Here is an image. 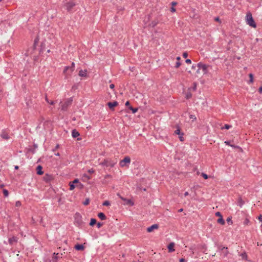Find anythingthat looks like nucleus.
Returning a JSON list of instances; mask_svg holds the SVG:
<instances>
[{
    "label": "nucleus",
    "instance_id": "nucleus-1",
    "mask_svg": "<svg viewBox=\"0 0 262 262\" xmlns=\"http://www.w3.org/2000/svg\"><path fill=\"white\" fill-rule=\"evenodd\" d=\"M117 162L116 159H106L101 162L100 164L103 166L113 167Z\"/></svg>",
    "mask_w": 262,
    "mask_h": 262
},
{
    "label": "nucleus",
    "instance_id": "nucleus-2",
    "mask_svg": "<svg viewBox=\"0 0 262 262\" xmlns=\"http://www.w3.org/2000/svg\"><path fill=\"white\" fill-rule=\"evenodd\" d=\"M72 97L67 99L64 102H60L59 103V105L61 107V110L63 111H67L68 107L72 104Z\"/></svg>",
    "mask_w": 262,
    "mask_h": 262
},
{
    "label": "nucleus",
    "instance_id": "nucleus-3",
    "mask_svg": "<svg viewBox=\"0 0 262 262\" xmlns=\"http://www.w3.org/2000/svg\"><path fill=\"white\" fill-rule=\"evenodd\" d=\"M74 223L78 227L81 228L83 225L82 216L79 213H76L74 215Z\"/></svg>",
    "mask_w": 262,
    "mask_h": 262
},
{
    "label": "nucleus",
    "instance_id": "nucleus-4",
    "mask_svg": "<svg viewBox=\"0 0 262 262\" xmlns=\"http://www.w3.org/2000/svg\"><path fill=\"white\" fill-rule=\"evenodd\" d=\"M246 23L248 25L253 28H256V25L252 17V14L250 12L247 13L246 18Z\"/></svg>",
    "mask_w": 262,
    "mask_h": 262
},
{
    "label": "nucleus",
    "instance_id": "nucleus-5",
    "mask_svg": "<svg viewBox=\"0 0 262 262\" xmlns=\"http://www.w3.org/2000/svg\"><path fill=\"white\" fill-rule=\"evenodd\" d=\"M75 6V4L73 2H69L66 3L64 5L65 9L69 13H73L74 12V7Z\"/></svg>",
    "mask_w": 262,
    "mask_h": 262
},
{
    "label": "nucleus",
    "instance_id": "nucleus-6",
    "mask_svg": "<svg viewBox=\"0 0 262 262\" xmlns=\"http://www.w3.org/2000/svg\"><path fill=\"white\" fill-rule=\"evenodd\" d=\"M74 68L75 63L72 62L71 67L67 66L64 68L63 72L67 74L70 75L74 70Z\"/></svg>",
    "mask_w": 262,
    "mask_h": 262
},
{
    "label": "nucleus",
    "instance_id": "nucleus-7",
    "mask_svg": "<svg viewBox=\"0 0 262 262\" xmlns=\"http://www.w3.org/2000/svg\"><path fill=\"white\" fill-rule=\"evenodd\" d=\"M130 163V158L128 156H126L123 160L120 161V165L121 167H124L126 164H129Z\"/></svg>",
    "mask_w": 262,
    "mask_h": 262
},
{
    "label": "nucleus",
    "instance_id": "nucleus-8",
    "mask_svg": "<svg viewBox=\"0 0 262 262\" xmlns=\"http://www.w3.org/2000/svg\"><path fill=\"white\" fill-rule=\"evenodd\" d=\"M197 68H199L200 70L202 69L204 74L207 73L208 66L206 64H203L202 62H199L197 64Z\"/></svg>",
    "mask_w": 262,
    "mask_h": 262
},
{
    "label": "nucleus",
    "instance_id": "nucleus-9",
    "mask_svg": "<svg viewBox=\"0 0 262 262\" xmlns=\"http://www.w3.org/2000/svg\"><path fill=\"white\" fill-rule=\"evenodd\" d=\"M18 241V238L16 236H13L9 238L8 242L10 245H14Z\"/></svg>",
    "mask_w": 262,
    "mask_h": 262
},
{
    "label": "nucleus",
    "instance_id": "nucleus-10",
    "mask_svg": "<svg viewBox=\"0 0 262 262\" xmlns=\"http://www.w3.org/2000/svg\"><path fill=\"white\" fill-rule=\"evenodd\" d=\"M224 256H227L229 253L227 247L220 246L219 247Z\"/></svg>",
    "mask_w": 262,
    "mask_h": 262
},
{
    "label": "nucleus",
    "instance_id": "nucleus-11",
    "mask_svg": "<svg viewBox=\"0 0 262 262\" xmlns=\"http://www.w3.org/2000/svg\"><path fill=\"white\" fill-rule=\"evenodd\" d=\"M118 105V103L116 101L114 102H108L107 103V105L111 110H114V107L117 106Z\"/></svg>",
    "mask_w": 262,
    "mask_h": 262
},
{
    "label": "nucleus",
    "instance_id": "nucleus-12",
    "mask_svg": "<svg viewBox=\"0 0 262 262\" xmlns=\"http://www.w3.org/2000/svg\"><path fill=\"white\" fill-rule=\"evenodd\" d=\"M1 137L5 140H8L10 139V136L6 130L2 131L1 134Z\"/></svg>",
    "mask_w": 262,
    "mask_h": 262
},
{
    "label": "nucleus",
    "instance_id": "nucleus-13",
    "mask_svg": "<svg viewBox=\"0 0 262 262\" xmlns=\"http://www.w3.org/2000/svg\"><path fill=\"white\" fill-rule=\"evenodd\" d=\"M53 179V177L49 174H46L45 176L43 177V180L46 182H49L51 181H52Z\"/></svg>",
    "mask_w": 262,
    "mask_h": 262
},
{
    "label": "nucleus",
    "instance_id": "nucleus-14",
    "mask_svg": "<svg viewBox=\"0 0 262 262\" xmlns=\"http://www.w3.org/2000/svg\"><path fill=\"white\" fill-rule=\"evenodd\" d=\"M120 198L122 200L124 201L125 202V204H126V205H131V206H133L134 205V203H133V202L130 200L126 199L124 198L123 197H122L121 196H120Z\"/></svg>",
    "mask_w": 262,
    "mask_h": 262
},
{
    "label": "nucleus",
    "instance_id": "nucleus-15",
    "mask_svg": "<svg viewBox=\"0 0 262 262\" xmlns=\"http://www.w3.org/2000/svg\"><path fill=\"white\" fill-rule=\"evenodd\" d=\"M158 225L157 224H154L152 226L149 227L147 229V231L148 232H152L154 229H158Z\"/></svg>",
    "mask_w": 262,
    "mask_h": 262
},
{
    "label": "nucleus",
    "instance_id": "nucleus-16",
    "mask_svg": "<svg viewBox=\"0 0 262 262\" xmlns=\"http://www.w3.org/2000/svg\"><path fill=\"white\" fill-rule=\"evenodd\" d=\"M42 167L41 165H38L36 167V173L38 175H42L43 171L42 170Z\"/></svg>",
    "mask_w": 262,
    "mask_h": 262
},
{
    "label": "nucleus",
    "instance_id": "nucleus-17",
    "mask_svg": "<svg viewBox=\"0 0 262 262\" xmlns=\"http://www.w3.org/2000/svg\"><path fill=\"white\" fill-rule=\"evenodd\" d=\"M75 249L78 251H82L84 249L83 245L81 244H77L75 246Z\"/></svg>",
    "mask_w": 262,
    "mask_h": 262
},
{
    "label": "nucleus",
    "instance_id": "nucleus-18",
    "mask_svg": "<svg viewBox=\"0 0 262 262\" xmlns=\"http://www.w3.org/2000/svg\"><path fill=\"white\" fill-rule=\"evenodd\" d=\"M174 244L173 243H170L168 246V249L169 252H172L174 251Z\"/></svg>",
    "mask_w": 262,
    "mask_h": 262
},
{
    "label": "nucleus",
    "instance_id": "nucleus-19",
    "mask_svg": "<svg viewBox=\"0 0 262 262\" xmlns=\"http://www.w3.org/2000/svg\"><path fill=\"white\" fill-rule=\"evenodd\" d=\"M58 253H53V257H52V261L53 262H57V260L59 258V256H58Z\"/></svg>",
    "mask_w": 262,
    "mask_h": 262
},
{
    "label": "nucleus",
    "instance_id": "nucleus-20",
    "mask_svg": "<svg viewBox=\"0 0 262 262\" xmlns=\"http://www.w3.org/2000/svg\"><path fill=\"white\" fill-rule=\"evenodd\" d=\"M79 135H80L79 133L76 129H73L72 131V136L73 138H76V137H78Z\"/></svg>",
    "mask_w": 262,
    "mask_h": 262
},
{
    "label": "nucleus",
    "instance_id": "nucleus-21",
    "mask_svg": "<svg viewBox=\"0 0 262 262\" xmlns=\"http://www.w3.org/2000/svg\"><path fill=\"white\" fill-rule=\"evenodd\" d=\"M86 70L83 71L81 70L80 71H79L78 75L80 77H86Z\"/></svg>",
    "mask_w": 262,
    "mask_h": 262
},
{
    "label": "nucleus",
    "instance_id": "nucleus-22",
    "mask_svg": "<svg viewBox=\"0 0 262 262\" xmlns=\"http://www.w3.org/2000/svg\"><path fill=\"white\" fill-rule=\"evenodd\" d=\"M98 216L101 220H105L106 219V216L103 213V212H100L98 214Z\"/></svg>",
    "mask_w": 262,
    "mask_h": 262
},
{
    "label": "nucleus",
    "instance_id": "nucleus-23",
    "mask_svg": "<svg viewBox=\"0 0 262 262\" xmlns=\"http://www.w3.org/2000/svg\"><path fill=\"white\" fill-rule=\"evenodd\" d=\"M217 223L223 225L225 224V221L223 219V216H221V217H220L217 219Z\"/></svg>",
    "mask_w": 262,
    "mask_h": 262
},
{
    "label": "nucleus",
    "instance_id": "nucleus-24",
    "mask_svg": "<svg viewBox=\"0 0 262 262\" xmlns=\"http://www.w3.org/2000/svg\"><path fill=\"white\" fill-rule=\"evenodd\" d=\"M96 223H97V221H96V220L95 219L92 218V219H91V221H90V226H93Z\"/></svg>",
    "mask_w": 262,
    "mask_h": 262
},
{
    "label": "nucleus",
    "instance_id": "nucleus-25",
    "mask_svg": "<svg viewBox=\"0 0 262 262\" xmlns=\"http://www.w3.org/2000/svg\"><path fill=\"white\" fill-rule=\"evenodd\" d=\"M174 133L177 135H182V136H183L184 135V133H182L180 131V128H177L175 131H174Z\"/></svg>",
    "mask_w": 262,
    "mask_h": 262
},
{
    "label": "nucleus",
    "instance_id": "nucleus-26",
    "mask_svg": "<svg viewBox=\"0 0 262 262\" xmlns=\"http://www.w3.org/2000/svg\"><path fill=\"white\" fill-rule=\"evenodd\" d=\"M231 127H232V126L231 125L225 124L224 126L221 127V129H222V130L224 129H229L230 128H231Z\"/></svg>",
    "mask_w": 262,
    "mask_h": 262
},
{
    "label": "nucleus",
    "instance_id": "nucleus-27",
    "mask_svg": "<svg viewBox=\"0 0 262 262\" xmlns=\"http://www.w3.org/2000/svg\"><path fill=\"white\" fill-rule=\"evenodd\" d=\"M128 108L132 111L133 113H136L138 111V108H134V107H133L131 106H129Z\"/></svg>",
    "mask_w": 262,
    "mask_h": 262
},
{
    "label": "nucleus",
    "instance_id": "nucleus-28",
    "mask_svg": "<svg viewBox=\"0 0 262 262\" xmlns=\"http://www.w3.org/2000/svg\"><path fill=\"white\" fill-rule=\"evenodd\" d=\"M225 143L226 144V145H229L230 146H231V147H233V148H236L237 147V146H235V145H232L230 144V141H226L225 142Z\"/></svg>",
    "mask_w": 262,
    "mask_h": 262
},
{
    "label": "nucleus",
    "instance_id": "nucleus-29",
    "mask_svg": "<svg viewBox=\"0 0 262 262\" xmlns=\"http://www.w3.org/2000/svg\"><path fill=\"white\" fill-rule=\"evenodd\" d=\"M45 99H46V101H47V103H49V104H50L51 105H54L55 104L54 101H50L48 99V98L47 96H46Z\"/></svg>",
    "mask_w": 262,
    "mask_h": 262
},
{
    "label": "nucleus",
    "instance_id": "nucleus-30",
    "mask_svg": "<svg viewBox=\"0 0 262 262\" xmlns=\"http://www.w3.org/2000/svg\"><path fill=\"white\" fill-rule=\"evenodd\" d=\"M69 186H70V190H73L75 187V185L73 183H72L71 182H70Z\"/></svg>",
    "mask_w": 262,
    "mask_h": 262
},
{
    "label": "nucleus",
    "instance_id": "nucleus-31",
    "mask_svg": "<svg viewBox=\"0 0 262 262\" xmlns=\"http://www.w3.org/2000/svg\"><path fill=\"white\" fill-rule=\"evenodd\" d=\"M3 194H4V196L6 197H7L9 195L8 191L6 189H3Z\"/></svg>",
    "mask_w": 262,
    "mask_h": 262
},
{
    "label": "nucleus",
    "instance_id": "nucleus-32",
    "mask_svg": "<svg viewBox=\"0 0 262 262\" xmlns=\"http://www.w3.org/2000/svg\"><path fill=\"white\" fill-rule=\"evenodd\" d=\"M241 257H242L243 259H247V255L246 252H244V253H242L241 254Z\"/></svg>",
    "mask_w": 262,
    "mask_h": 262
},
{
    "label": "nucleus",
    "instance_id": "nucleus-33",
    "mask_svg": "<svg viewBox=\"0 0 262 262\" xmlns=\"http://www.w3.org/2000/svg\"><path fill=\"white\" fill-rule=\"evenodd\" d=\"M249 76L250 77L249 83H252L253 81V76L252 74H251V73L249 74Z\"/></svg>",
    "mask_w": 262,
    "mask_h": 262
},
{
    "label": "nucleus",
    "instance_id": "nucleus-34",
    "mask_svg": "<svg viewBox=\"0 0 262 262\" xmlns=\"http://www.w3.org/2000/svg\"><path fill=\"white\" fill-rule=\"evenodd\" d=\"M244 204V202L240 198L238 199V205L241 207Z\"/></svg>",
    "mask_w": 262,
    "mask_h": 262
},
{
    "label": "nucleus",
    "instance_id": "nucleus-35",
    "mask_svg": "<svg viewBox=\"0 0 262 262\" xmlns=\"http://www.w3.org/2000/svg\"><path fill=\"white\" fill-rule=\"evenodd\" d=\"M103 205L106 206H109L110 205V202L108 201H105L103 202Z\"/></svg>",
    "mask_w": 262,
    "mask_h": 262
},
{
    "label": "nucleus",
    "instance_id": "nucleus-36",
    "mask_svg": "<svg viewBox=\"0 0 262 262\" xmlns=\"http://www.w3.org/2000/svg\"><path fill=\"white\" fill-rule=\"evenodd\" d=\"M227 222L229 224H232L233 223L231 217H230L227 218Z\"/></svg>",
    "mask_w": 262,
    "mask_h": 262
},
{
    "label": "nucleus",
    "instance_id": "nucleus-37",
    "mask_svg": "<svg viewBox=\"0 0 262 262\" xmlns=\"http://www.w3.org/2000/svg\"><path fill=\"white\" fill-rule=\"evenodd\" d=\"M90 203V200L89 199H86L84 202L83 203L84 205H88Z\"/></svg>",
    "mask_w": 262,
    "mask_h": 262
},
{
    "label": "nucleus",
    "instance_id": "nucleus-38",
    "mask_svg": "<svg viewBox=\"0 0 262 262\" xmlns=\"http://www.w3.org/2000/svg\"><path fill=\"white\" fill-rule=\"evenodd\" d=\"M201 176L205 179H207L208 178V176L207 174L204 173H202L201 174Z\"/></svg>",
    "mask_w": 262,
    "mask_h": 262
},
{
    "label": "nucleus",
    "instance_id": "nucleus-39",
    "mask_svg": "<svg viewBox=\"0 0 262 262\" xmlns=\"http://www.w3.org/2000/svg\"><path fill=\"white\" fill-rule=\"evenodd\" d=\"M215 215L216 216H220V217H221V216H222V215L221 214V213L220 212H219V211L215 212Z\"/></svg>",
    "mask_w": 262,
    "mask_h": 262
},
{
    "label": "nucleus",
    "instance_id": "nucleus-40",
    "mask_svg": "<svg viewBox=\"0 0 262 262\" xmlns=\"http://www.w3.org/2000/svg\"><path fill=\"white\" fill-rule=\"evenodd\" d=\"M103 223H100V222H99L97 224V227L98 228H100V227H101L102 226H103Z\"/></svg>",
    "mask_w": 262,
    "mask_h": 262
},
{
    "label": "nucleus",
    "instance_id": "nucleus-41",
    "mask_svg": "<svg viewBox=\"0 0 262 262\" xmlns=\"http://www.w3.org/2000/svg\"><path fill=\"white\" fill-rule=\"evenodd\" d=\"M192 94L190 93H188L186 94V98L189 99L191 97Z\"/></svg>",
    "mask_w": 262,
    "mask_h": 262
},
{
    "label": "nucleus",
    "instance_id": "nucleus-42",
    "mask_svg": "<svg viewBox=\"0 0 262 262\" xmlns=\"http://www.w3.org/2000/svg\"><path fill=\"white\" fill-rule=\"evenodd\" d=\"M181 66V63L179 61H178L176 63L175 68H178Z\"/></svg>",
    "mask_w": 262,
    "mask_h": 262
},
{
    "label": "nucleus",
    "instance_id": "nucleus-43",
    "mask_svg": "<svg viewBox=\"0 0 262 262\" xmlns=\"http://www.w3.org/2000/svg\"><path fill=\"white\" fill-rule=\"evenodd\" d=\"M15 206L17 207H19L21 206V202L20 201H17L15 203Z\"/></svg>",
    "mask_w": 262,
    "mask_h": 262
},
{
    "label": "nucleus",
    "instance_id": "nucleus-44",
    "mask_svg": "<svg viewBox=\"0 0 262 262\" xmlns=\"http://www.w3.org/2000/svg\"><path fill=\"white\" fill-rule=\"evenodd\" d=\"M72 183H73L74 184H77L79 182V180L78 179H75L74 180V181L73 182H71Z\"/></svg>",
    "mask_w": 262,
    "mask_h": 262
},
{
    "label": "nucleus",
    "instance_id": "nucleus-45",
    "mask_svg": "<svg viewBox=\"0 0 262 262\" xmlns=\"http://www.w3.org/2000/svg\"><path fill=\"white\" fill-rule=\"evenodd\" d=\"M188 53L187 52H184L183 53V57L185 58H187L188 57Z\"/></svg>",
    "mask_w": 262,
    "mask_h": 262
},
{
    "label": "nucleus",
    "instance_id": "nucleus-46",
    "mask_svg": "<svg viewBox=\"0 0 262 262\" xmlns=\"http://www.w3.org/2000/svg\"><path fill=\"white\" fill-rule=\"evenodd\" d=\"M179 139H180V140L181 141H184V138L183 137V136H182V135H179Z\"/></svg>",
    "mask_w": 262,
    "mask_h": 262
},
{
    "label": "nucleus",
    "instance_id": "nucleus-47",
    "mask_svg": "<svg viewBox=\"0 0 262 262\" xmlns=\"http://www.w3.org/2000/svg\"><path fill=\"white\" fill-rule=\"evenodd\" d=\"M94 171H94V170L93 168L90 169H89V170H88V172H89V173H90V174H92V173H94Z\"/></svg>",
    "mask_w": 262,
    "mask_h": 262
},
{
    "label": "nucleus",
    "instance_id": "nucleus-48",
    "mask_svg": "<svg viewBox=\"0 0 262 262\" xmlns=\"http://www.w3.org/2000/svg\"><path fill=\"white\" fill-rule=\"evenodd\" d=\"M83 178H86V179H87L88 180H90V179H91V178L90 177H89V176H87V175H86V174H83Z\"/></svg>",
    "mask_w": 262,
    "mask_h": 262
},
{
    "label": "nucleus",
    "instance_id": "nucleus-49",
    "mask_svg": "<svg viewBox=\"0 0 262 262\" xmlns=\"http://www.w3.org/2000/svg\"><path fill=\"white\" fill-rule=\"evenodd\" d=\"M186 61V62L187 63H188V64H190V63H191V60H190V59H187L186 60V61Z\"/></svg>",
    "mask_w": 262,
    "mask_h": 262
},
{
    "label": "nucleus",
    "instance_id": "nucleus-50",
    "mask_svg": "<svg viewBox=\"0 0 262 262\" xmlns=\"http://www.w3.org/2000/svg\"><path fill=\"white\" fill-rule=\"evenodd\" d=\"M214 20L216 21H219V22L221 23V20H220V19L219 17H215L214 18Z\"/></svg>",
    "mask_w": 262,
    "mask_h": 262
},
{
    "label": "nucleus",
    "instance_id": "nucleus-51",
    "mask_svg": "<svg viewBox=\"0 0 262 262\" xmlns=\"http://www.w3.org/2000/svg\"><path fill=\"white\" fill-rule=\"evenodd\" d=\"M170 11L172 12H176V9L173 7H172L170 9Z\"/></svg>",
    "mask_w": 262,
    "mask_h": 262
},
{
    "label": "nucleus",
    "instance_id": "nucleus-52",
    "mask_svg": "<svg viewBox=\"0 0 262 262\" xmlns=\"http://www.w3.org/2000/svg\"><path fill=\"white\" fill-rule=\"evenodd\" d=\"M258 219L259 220V221L260 222H262V215L261 214L259 215Z\"/></svg>",
    "mask_w": 262,
    "mask_h": 262
},
{
    "label": "nucleus",
    "instance_id": "nucleus-53",
    "mask_svg": "<svg viewBox=\"0 0 262 262\" xmlns=\"http://www.w3.org/2000/svg\"><path fill=\"white\" fill-rule=\"evenodd\" d=\"M115 87V85L114 84H111L110 85V88L111 89H113Z\"/></svg>",
    "mask_w": 262,
    "mask_h": 262
},
{
    "label": "nucleus",
    "instance_id": "nucleus-54",
    "mask_svg": "<svg viewBox=\"0 0 262 262\" xmlns=\"http://www.w3.org/2000/svg\"><path fill=\"white\" fill-rule=\"evenodd\" d=\"M190 118L193 119H195L196 117L194 115H190Z\"/></svg>",
    "mask_w": 262,
    "mask_h": 262
},
{
    "label": "nucleus",
    "instance_id": "nucleus-55",
    "mask_svg": "<svg viewBox=\"0 0 262 262\" xmlns=\"http://www.w3.org/2000/svg\"><path fill=\"white\" fill-rule=\"evenodd\" d=\"M111 177H112V176L110 174H106L105 176V179L111 178Z\"/></svg>",
    "mask_w": 262,
    "mask_h": 262
},
{
    "label": "nucleus",
    "instance_id": "nucleus-56",
    "mask_svg": "<svg viewBox=\"0 0 262 262\" xmlns=\"http://www.w3.org/2000/svg\"><path fill=\"white\" fill-rule=\"evenodd\" d=\"M197 67V64H193L192 66V69L195 70L196 68Z\"/></svg>",
    "mask_w": 262,
    "mask_h": 262
},
{
    "label": "nucleus",
    "instance_id": "nucleus-57",
    "mask_svg": "<svg viewBox=\"0 0 262 262\" xmlns=\"http://www.w3.org/2000/svg\"><path fill=\"white\" fill-rule=\"evenodd\" d=\"M258 92L260 94L262 93V86H260L258 89Z\"/></svg>",
    "mask_w": 262,
    "mask_h": 262
},
{
    "label": "nucleus",
    "instance_id": "nucleus-58",
    "mask_svg": "<svg viewBox=\"0 0 262 262\" xmlns=\"http://www.w3.org/2000/svg\"><path fill=\"white\" fill-rule=\"evenodd\" d=\"M186 260L184 258H181L180 259V262H186Z\"/></svg>",
    "mask_w": 262,
    "mask_h": 262
},
{
    "label": "nucleus",
    "instance_id": "nucleus-59",
    "mask_svg": "<svg viewBox=\"0 0 262 262\" xmlns=\"http://www.w3.org/2000/svg\"><path fill=\"white\" fill-rule=\"evenodd\" d=\"M38 39L37 38H36L35 39V40H34V45H36V43H37L38 42Z\"/></svg>",
    "mask_w": 262,
    "mask_h": 262
},
{
    "label": "nucleus",
    "instance_id": "nucleus-60",
    "mask_svg": "<svg viewBox=\"0 0 262 262\" xmlns=\"http://www.w3.org/2000/svg\"><path fill=\"white\" fill-rule=\"evenodd\" d=\"M129 105H130V103H129V101H126V103H125V105H126V106H129Z\"/></svg>",
    "mask_w": 262,
    "mask_h": 262
},
{
    "label": "nucleus",
    "instance_id": "nucleus-61",
    "mask_svg": "<svg viewBox=\"0 0 262 262\" xmlns=\"http://www.w3.org/2000/svg\"><path fill=\"white\" fill-rule=\"evenodd\" d=\"M177 3L176 2H172L171 3V5L172 6V7H173L174 6L176 5H177Z\"/></svg>",
    "mask_w": 262,
    "mask_h": 262
},
{
    "label": "nucleus",
    "instance_id": "nucleus-62",
    "mask_svg": "<svg viewBox=\"0 0 262 262\" xmlns=\"http://www.w3.org/2000/svg\"><path fill=\"white\" fill-rule=\"evenodd\" d=\"M200 69L199 68H198V69L196 71V73H200Z\"/></svg>",
    "mask_w": 262,
    "mask_h": 262
},
{
    "label": "nucleus",
    "instance_id": "nucleus-63",
    "mask_svg": "<svg viewBox=\"0 0 262 262\" xmlns=\"http://www.w3.org/2000/svg\"><path fill=\"white\" fill-rule=\"evenodd\" d=\"M188 194H189V193H188V192H185L184 193V196H187V195H188Z\"/></svg>",
    "mask_w": 262,
    "mask_h": 262
},
{
    "label": "nucleus",
    "instance_id": "nucleus-64",
    "mask_svg": "<svg viewBox=\"0 0 262 262\" xmlns=\"http://www.w3.org/2000/svg\"><path fill=\"white\" fill-rule=\"evenodd\" d=\"M183 209L182 208H181V209H180L178 210V212H182V211H183Z\"/></svg>",
    "mask_w": 262,
    "mask_h": 262
}]
</instances>
